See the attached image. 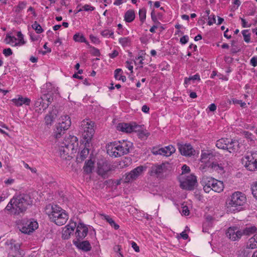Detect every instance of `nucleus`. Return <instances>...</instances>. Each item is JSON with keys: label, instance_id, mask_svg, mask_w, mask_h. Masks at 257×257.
I'll return each instance as SVG.
<instances>
[{"label": "nucleus", "instance_id": "nucleus-38", "mask_svg": "<svg viewBox=\"0 0 257 257\" xmlns=\"http://www.w3.org/2000/svg\"><path fill=\"white\" fill-rule=\"evenodd\" d=\"M119 43L122 47H127L130 45V40L128 37L120 38L119 39Z\"/></svg>", "mask_w": 257, "mask_h": 257}, {"label": "nucleus", "instance_id": "nucleus-13", "mask_svg": "<svg viewBox=\"0 0 257 257\" xmlns=\"http://www.w3.org/2000/svg\"><path fill=\"white\" fill-rule=\"evenodd\" d=\"M226 234L227 236L233 241L239 239L242 235V231L238 230L236 227L228 228Z\"/></svg>", "mask_w": 257, "mask_h": 257}, {"label": "nucleus", "instance_id": "nucleus-32", "mask_svg": "<svg viewBox=\"0 0 257 257\" xmlns=\"http://www.w3.org/2000/svg\"><path fill=\"white\" fill-rule=\"evenodd\" d=\"M135 18V12L132 10H128L125 14L124 20L126 22H132Z\"/></svg>", "mask_w": 257, "mask_h": 257}, {"label": "nucleus", "instance_id": "nucleus-25", "mask_svg": "<svg viewBox=\"0 0 257 257\" xmlns=\"http://www.w3.org/2000/svg\"><path fill=\"white\" fill-rule=\"evenodd\" d=\"M56 117V111H52L46 114L44 118L45 123L47 126H51Z\"/></svg>", "mask_w": 257, "mask_h": 257}, {"label": "nucleus", "instance_id": "nucleus-59", "mask_svg": "<svg viewBox=\"0 0 257 257\" xmlns=\"http://www.w3.org/2000/svg\"><path fill=\"white\" fill-rule=\"evenodd\" d=\"M121 71V69H116L114 71V77L116 79L118 80V79L119 78V76H120L121 75H120L119 73Z\"/></svg>", "mask_w": 257, "mask_h": 257}, {"label": "nucleus", "instance_id": "nucleus-11", "mask_svg": "<svg viewBox=\"0 0 257 257\" xmlns=\"http://www.w3.org/2000/svg\"><path fill=\"white\" fill-rule=\"evenodd\" d=\"M116 144L120 156L128 153L130 148L133 146V144L131 142L124 140L116 142Z\"/></svg>", "mask_w": 257, "mask_h": 257}, {"label": "nucleus", "instance_id": "nucleus-52", "mask_svg": "<svg viewBox=\"0 0 257 257\" xmlns=\"http://www.w3.org/2000/svg\"><path fill=\"white\" fill-rule=\"evenodd\" d=\"M163 152V150H162V148L160 149H153L152 151V153L154 155H162V153Z\"/></svg>", "mask_w": 257, "mask_h": 257}, {"label": "nucleus", "instance_id": "nucleus-43", "mask_svg": "<svg viewBox=\"0 0 257 257\" xmlns=\"http://www.w3.org/2000/svg\"><path fill=\"white\" fill-rule=\"evenodd\" d=\"M139 15L140 21L143 23L146 20V11L145 9L140 10Z\"/></svg>", "mask_w": 257, "mask_h": 257}, {"label": "nucleus", "instance_id": "nucleus-1", "mask_svg": "<svg viewBox=\"0 0 257 257\" xmlns=\"http://www.w3.org/2000/svg\"><path fill=\"white\" fill-rule=\"evenodd\" d=\"M32 203V199L28 195L15 196L11 199L5 210L11 215H19L24 212Z\"/></svg>", "mask_w": 257, "mask_h": 257}, {"label": "nucleus", "instance_id": "nucleus-24", "mask_svg": "<svg viewBox=\"0 0 257 257\" xmlns=\"http://www.w3.org/2000/svg\"><path fill=\"white\" fill-rule=\"evenodd\" d=\"M239 143L235 140H230L228 139V142L226 144V150L229 153H234L238 150Z\"/></svg>", "mask_w": 257, "mask_h": 257}, {"label": "nucleus", "instance_id": "nucleus-56", "mask_svg": "<svg viewBox=\"0 0 257 257\" xmlns=\"http://www.w3.org/2000/svg\"><path fill=\"white\" fill-rule=\"evenodd\" d=\"M242 22V26L243 28H249L251 26L250 24H248L246 22L245 20L240 18Z\"/></svg>", "mask_w": 257, "mask_h": 257}, {"label": "nucleus", "instance_id": "nucleus-47", "mask_svg": "<svg viewBox=\"0 0 257 257\" xmlns=\"http://www.w3.org/2000/svg\"><path fill=\"white\" fill-rule=\"evenodd\" d=\"M247 32L248 30H244L242 31V34L243 36L244 41L248 43L250 42V35L249 34H247Z\"/></svg>", "mask_w": 257, "mask_h": 257}, {"label": "nucleus", "instance_id": "nucleus-50", "mask_svg": "<svg viewBox=\"0 0 257 257\" xmlns=\"http://www.w3.org/2000/svg\"><path fill=\"white\" fill-rule=\"evenodd\" d=\"M44 99H45L46 101H47L46 103H49V105L52 102V101L53 100L52 97H51L50 94H45L44 95Z\"/></svg>", "mask_w": 257, "mask_h": 257}, {"label": "nucleus", "instance_id": "nucleus-21", "mask_svg": "<svg viewBox=\"0 0 257 257\" xmlns=\"http://www.w3.org/2000/svg\"><path fill=\"white\" fill-rule=\"evenodd\" d=\"M107 153L110 156L114 157H120L116 142L111 143L106 147Z\"/></svg>", "mask_w": 257, "mask_h": 257}, {"label": "nucleus", "instance_id": "nucleus-16", "mask_svg": "<svg viewBox=\"0 0 257 257\" xmlns=\"http://www.w3.org/2000/svg\"><path fill=\"white\" fill-rule=\"evenodd\" d=\"M215 179L212 177L204 176L201 181V184L203 186V190L206 193H209L211 190L213 183Z\"/></svg>", "mask_w": 257, "mask_h": 257}, {"label": "nucleus", "instance_id": "nucleus-27", "mask_svg": "<svg viewBox=\"0 0 257 257\" xmlns=\"http://www.w3.org/2000/svg\"><path fill=\"white\" fill-rule=\"evenodd\" d=\"M246 248L254 249L257 248V234L251 237L247 242Z\"/></svg>", "mask_w": 257, "mask_h": 257}, {"label": "nucleus", "instance_id": "nucleus-19", "mask_svg": "<svg viewBox=\"0 0 257 257\" xmlns=\"http://www.w3.org/2000/svg\"><path fill=\"white\" fill-rule=\"evenodd\" d=\"M136 127L137 125L127 123H119L116 125L117 131L126 133L133 132Z\"/></svg>", "mask_w": 257, "mask_h": 257}, {"label": "nucleus", "instance_id": "nucleus-30", "mask_svg": "<svg viewBox=\"0 0 257 257\" xmlns=\"http://www.w3.org/2000/svg\"><path fill=\"white\" fill-rule=\"evenodd\" d=\"M211 167L213 170L216 171L220 174H222L224 172V167L221 164H219L217 163L213 162L211 165Z\"/></svg>", "mask_w": 257, "mask_h": 257}, {"label": "nucleus", "instance_id": "nucleus-26", "mask_svg": "<svg viewBox=\"0 0 257 257\" xmlns=\"http://www.w3.org/2000/svg\"><path fill=\"white\" fill-rule=\"evenodd\" d=\"M214 183H213L211 190L218 193L221 192L224 188L223 183L215 179Z\"/></svg>", "mask_w": 257, "mask_h": 257}, {"label": "nucleus", "instance_id": "nucleus-61", "mask_svg": "<svg viewBox=\"0 0 257 257\" xmlns=\"http://www.w3.org/2000/svg\"><path fill=\"white\" fill-rule=\"evenodd\" d=\"M132 247L134 248V249L136 252H139V251H140L139 247L138 246V245L137 244V243L136 242H135L134 241L132 242Z\"/></svg>", "mask_w": 257, "mask_h": 257}, {"label": "nucleus", "instance_id": "nucleus-45", "mask_svg": "<svg viewBox=\"0 0 257 257\" xmlns=\"http://www.w3.org/2000/svg\"><path fill=\"white\" fill-rule=\"evenodd\" d=\"M94 8L90 5H85L84 6H82L81 8H80L78 12H81L82 11H92L94 10Z\"/></svg>", "mask_w": 257, "mask_h": 257}, {"label": "nucleus", "instance_id": "nucleus-64", "mask_svg": "<svg viewBox=\"0 0 257 257\" xmlns=\"http://www.w3.org/2000/svg\"><path fill=\"white\" fill-rule=\"evenodd\" d=\"M183 173H187L190 171V168L186 165H184L182 167Z\"/></svg>", "mask_w": 257, "mask_h": 257}, {"label": "nucleus", "instance_id": "nucleus-58", "mask_svg": "<svg viewBox=\"0 0 257 257\" xmlns=\"http://www.w3.org/2000/svg\"><path fill=\"white\" fill-rule=\"evenodd\" d=\"M125 67L131 71V72H133V66L132 65V64L131 62L127 61L125 63Z\"/></svg>", "mask_w": 257, "mask_h": 257}, {"label": "nucleus", "instance_id": "nucleus-35", "mask_svg": "<svg viewBox=\"0 0 257 257\" xmlns=\"http://www.w3.org/2000/svg\"><path fill=\"white\" fill-rule=\"evenodd\" d=\"M27 2L25 1L20 2L17 6L14 7V11L16 13H20L23 10L25 9L27 6Z\"/></svg>", "mask_w": 257, "mask_h": 257}, {"label": "nucleus", "instance_id": "nucleus-2", "mask_svg": "<svg viewBox=\"0 0 257 257\" xmlns=\"http://www.w3.org/2000/svg\"><path fill=\"white\" fill-rule=\"evenodd\" d=\"M45 212L52 222L59 226L64 224L69 218L67 212L57 205H47Z\"/></svg>", "mask_w": 257, "mask_h": 257}, {"label": "nucleus", "instance_id": "nucleus-8", "mask_svg": "<svg viewBox=\"0 0 257 257\" xmlns=\"http://www.w3.org/2000/svg\"><path fill=\"white\" fill-rule=\"evenodd\" d=\"M38 227V222L35 220L30 219L24 221L20 230L24 233L30 234Z\"/></svg>", "mask_w": 257, "mask_h": 257}, {"label": "nucleus", "instance_id": "nucleus-55", "mask_svg": "<svg viewBox=\"0 0 257 257\" xmlns=\"http://www.w3.org/2000/svg\"><path fill=\"white\" fill-rule=\"evenodd\" d=\"M250 63L253 67L256 66H257V57H252L250 60Z\"/></svg>", "mask_w": 257, "mask_h": 257}, {"label": "nucleus", "instance_id": "nucleus-49", "mask_svg": "<svg viewBox=\"0 0 257 257\" xmlns=\"http://www.w3.org/2000/svg\"><path fill=\"white\" fill-rule=\"evenodd\" d=\"M232 101L234 104H239L241 107H244L246 105V103L244 102H242L240 100H238L235 98L232 99Z\"/></svg>", "mask_w": 257, "mask_h": 257}, {"label": "nucleus", "instance_id": "nucleus-40", "mask_svg": "<svg viewBox=\"0 0 257 257\" xmlns=\"http://www.w3.org/2000/svg\"><path fill=\"white\" fill-rule=\"evenodd\" d=\"M32 28L34 29L36 33L38 34H41L43 31L41 26L37 22H35L32 25Z\"/></svg>", "mask_w": 257, "mask_h": 257}, {"label": "nucleus", "instance_id": "nucleus-60", "mask_svg": "<svg viewBox=\"0 0 257 257\" xmlns=\"http://www.w3.org/2000/svg\"><path fill=\"white\" fill-rule=\"evenodd\" d=\"M118 55V52L116 50H113V52L109 54V57L111 58H114Z\"/></svg>", "mask_w": 257, "mask_h": 257}, {"label": "nucleus", "instance_id": "nucleus-18", "mask_svg": "<svg viewBox=\"0 0 257 257\" xmlns=\"http://www.w3.org/2000/svg\"><path fill=\"white\" fill-rule=\"evenodd\" d=\"M166 166L165 164H162L160 165L155 164L151 168L150 175L151 176H156L159 177L166 171Z\"/></svg>", "mask_w": 257, "mask_h": 257}, {"label": "nucleus", "instance_id": "nucleus-10", "mask_svg": "<svg viewBox=\"0 0 257 257\" xmlns=\"http://www.w3.org/2000/svg\"><path fill=\"white\" fill-rule=\"evenodd\" d=\"M10 250L9 255L11 257H22L24 253L23 250L20 249V244L18 243H16L15 241L11 240L10 241Z\"/></svg>", "mask_w": 257, "mask_h": 257}, {"label": "nucleus", "instance_id": "nucleus-20", "mask_svg": "<svg viewBox=\"0 0 257 257\" xmlns=\"http://www.w3.org/2000/svg\"><path fill=\"white\" fill-rule=\"evenodd\" d=\"M110 170V166L106 162L98 163V174L103 178L107 177V173Z\"/></svg>", "mask_w": 257, "mask_h": 257}, {"label": "nucleus", "instance_id": "nucleus-48", "mask_svg": "<svg viewBox=\"0 0 257 257\" xmlns=\"http://www.w3.org/2000/svg\"><path fill=\"white\" fill-rule=\"evenodd\" d=\"M251 190L253 197L257 199V182H254L252 185Z\"/></svg>", "mask_w": 257, "mask_h": 257}, {"label": "nucleus", "instance_id": "nucleus-62", "mask_svg": "<svg viewBox=\"0 0 257 257\" xmlns=\"http://www.w3.org/2000/svg\"><path fill=\"white\" fill-rule=\"evenodd\" d=\"M189 78L190 79V80H200V76L198 74H196L191 77H190Z\"/></svg>", "mask_w": 257, "mask_h": 257}, {"label": "nucleus", "instance_id": "nucleus-63", "mask_svg": "<svg viewBox=\"0 0 257 257\" xmlns=\"http://www.w3.org/2000/svg\"><path fill=\"white\" fill-rule=\"evenodd\" d=\"M208 108L210 111H214L216 109V106L214 103H212Z\"/></svg>", "mask_w": 257, "mask_h": 257}, {"label": "nucleus", "instance_id": "nucleus-44", "mask_svg": "<svg viewBox=\"0 0 257 257\" xmlns=\"http://www.w3.org/2000/svg\"><path fill=\"white\" fill-rule=\"evenodd\" d=\"M17 37L19 40V43H16L14 44V46H18V45H23L25 43L23 35L21 32H18L17 33Z\"/></svg>", "mask_w": 257, "mask_h": 257}, {"label": "nucleus", "instance_id": "nucleus-9", "mask_svg": "<svg viewBox=\"0 0 257 257\" xmlns=\"http://www.w3.org/2000/svg\"><path fill=\"white\" fill-rule=\"evenodd\" d=\"M145 168L142 166L137 167L130 172L125 174V182H130L138 178L143 172Z\"/></svg>", "mask_w": 257, "mask_h": 257}, {"label": "nucleus", "instance_id": "nucleus-6", "mask_svg": "<svg viewBox=\"0 0 257 257\" xmlns=\"http://www.w3.org/2000/svg\"><path fill=\"white\" fill-rule=\"evenodd\" d=\"M244 167L250 171L257 170V152L247 154L242 158Z\"/></svg>", "mask_w": 257, "mask_h": 257}, {"label": "nucleus", "instance_id": "nucleus-41", "mask_svg": "<svg viewBox=\"0 0 257 257\" xmlns=\"http://www.w3.org/2000/svg\"><path fill=\"white\" fill-rule=\"evenodd\" d=\"M210 156H212V154L209 152H202L201 156V161L205 162L207 160L210 158Z\"/></svg>", "mask_w": 257, "mask_h": 257}, {"label": "nucleus", "instance_id": "nucleus-33", "mask_svg": "<svg viewBox=\"0 0 257 257\" xmlns=\"http://www.w3.org/2000/svg\"><path fill=\"white\" fill-rule=\"evenodd\" d=\"M101 216L103 217V219H105L107 222H108L111 226H113L115 229H118L119 228V225L115 223L113 220L108 215L102 214Z\"/></svg>", "mask_w": 257, "mask_h": 257}, {"label": "nucleus", "instance_id": "nucleus-17", "mask_svg": "<svg viewBox=\"0 0 257 257\" xmlns=\"http://www.w3.org/2000/svg\"><path fill=\"white\" fill-rule=\"evenodd\" d=\"M179 150L181 154L185 156H191L195 155V151L190 144L180 145Z\"/></svg>", "mask_w": 257, "mask_h": 257}, {"label": "nucleus", "instance_id": "nucleus-3", "mask_svg": "<svg viewBox=\"0 0 257 257\" xmlns=\"http://www.w3.org/2000/svg\"><path fill=\"white\" fill-rule=\"evenodd\" d=\"M246 201L245 194L240 191L233 193L226 200V207L228 212L238 211L240 206Z\"/></svg>", "mask_w": 257, "mask_h": 257}, {"label": "nucleus", "instance_id": "nucleus-7", "mask_svg": "<svg viewBox=\"0 0 257 257\" xmlns=\"http://www.w3.org/2000/svg\"><path fill=\"white\" fill-rule=\"evenodd\" d=\"M74 144L70 143L69 140H65V142L60 144L59 147V154L63 159L69 160L71 157L70 154L72 153L74 149Z\"/></svg>", "mask_w": 257, "mask_h": 257}, {"label": "nucleus", "instance_id": "nucleus-51", "mask_svg": "<svg viewBox=\"0 0 257 257\" xmlns=\"http://www.w3.org/2000/svg\"><path fill=\"white\" fill-rule=\"evenodd\" d=\"M3 54L5 56L8 57L13 54V52L10 48L5 49L3 50Z\"/></svg>", "mask_w": 257, "mask_h": 257}, {"label": "nucleus", "instance_id": "nucleus-5", "mask_svg": "<svg viewBox=\"0 0 257 257\" xmlns=\"http://www.w3.org/2000/svg\"><path fill=\"white\" fill-rule=\"evenodd\" d=\"M71 124V119L68 115H62L59 119L58 123L56 125L53 133L54 137L56 139L59 138L65 131L69 128Z\"/></svg>", "mask_w": 257, "mask_h": 257}, {"label": "nucleus", "instance_id": "nucleus-4", "mask_svg": "<svg viewBox=\"0 0 257 257\" xmlns=\"http://www.w3.org/2000/svg\"><path fill=\"white\" fill-rule=\"evenodd\" d=\"M94 124L93 121L89 119H84L81 122L80 129L83 139V143L85 146L91 141L94 134Z\"/></svg>", "mask_w": 257, "mask_h": 257}, {"label": "nucleus", "instance_id": "nucleus-28", "mask_svg": "<svg viewBox=\"0 0 257 257\" xmlns=\"http://www.w3.org/2000/svg\"><path fill=\"white\" fill-rule=\"evenodd\" d=\"M162 150H163L162 155L166 157L171 156L173 153H175L176 151L175 148L172 145L162 148Z\"/></svg>", "mask_w": 257, "mask_h": 257}, {"label": "nucleus", "instance_id": "nucleus-14", "mask_svg": "<svg viewBox=\"0 0 257 257\" xmlns=\"http://www.w3.org/2000/svg\"><path fill=\"white\" fill-rule=\"evenodd\" d=\"M76 227L75 236L77 240H82L87 234V227L82 223H79Z\"/></svg>", "mask_w": 257, "mask_h": 257}, {"label": "nucleus", "instance_id": "nucleus-29", "mask_svg": "<svg viewBox=\"0 0 257 257\" xmlns=\"http://www.w3.org/2000/svg\"><path fill=\"white\" fill-rule=\"evenodd\" d=\"M257 232V227L255 226H250L245 228L242 231V235H250Z\"/></svg>", "mask_w": 257, "mask_h": 257}, {"label": "nucleus", "instance_id": "nucleus-39", "mask_svg": "<svg viewBox=\"0 0 257 257\" xmlns=\"http://www.w3.org/2000/svg\"><path fill=\"white\" fill-rule=\"evenodd\" d=\"M89 153V149L87 148L83 149L80 153L79 157L81 160H84L88 156Z\"/></svg>", "mask_w": 257, "mask_h": 257}, {"label": "nucleus", "instance_id": "nucleus-53", "mask_svg": "<svg viewBox=\"0 0 257 257\" xmlns=\"http://www.w3.org/2000/svg\"><path fill=\"white\" fill-rule=\"evenodd\" d=\"M211 17V16H210L208 17L209 21L208 22V24L209 26L213 25V24L215 23V22H216L215 16L213 15L212 18Z\"/></svg>", "mask_w": 257, "mask_h": 257}, {"label": "nucleus", "instance_id": "nucleus-42", "mask_svg": "<svg viewBox=\"0 0 257 257\" xmlns=\"http://www.w3.org/2000/svg\"><path fill=\"white\" fill-rule=\"evenodd\" d=\"M17 38L14 36H7L5 41L7 44H11L14 46V43H16Z\"/></svg>", "mask_w": 257, "mask_h": 257}, {"label": "nucleus", "instance_id": "nucleus-54", "mask_svg": "<svg viewBox=\"0 0 257 257\" xmlns=\"http://www.w3.org/2000/svg\"><path fill=\"white\" fill-rule=\"evenodd\" d=\"M182 213L185 216L189 214V210L187 206H183L182 207Z\"/></svg>", "mask_w": 257, "mask_h": 257}, {"label": "nucleus", "instance_id": "nucleus-57", "mask_svg": "<svg viewBox=\"0 0 257 257\" xmlns=\"http://www.w3.org/2000/svg\"><path fill=\"white\" fill-rule=\"evenodd\" d=\"M180 41L182 44H186L188 41V37L187 36H183L180 38Z\"/></svg>", "mask_w": 257, "mask_h": 257}, {"label": "nucleus", "instance_id": "nucleus-12", "mask_svg": "<svg viewBox=\"0 0 257 257\" xmlns=\"http://www.w3.org/2000/svg\"><path fill=\"white\" fill-rule=\"evenodd\" d=\"M196 183V177L191 175L188 176L185 181L181 183V187L184 189L192 190L194 189Z\"/></svg>", "mask_w": 257, "mask_h": 257}, {"label": "nucleus", "instance_id": "nucleus-46", "mask_svg": "<svg viewBox=\"0 0 257 257\" xmlns=\"http://www.w3.org/2000/svg\"><path fill=\"white\" fill-rule=\"evenodd\" d=\"M101 34L104 37H111L113 35V32L109 30H104L101 32Z\"/></svg>", "mask_w": 257, "mask_h": 257}, {"label": "nucleus", "instance_id": "nucleus-23", "mask_svg": "<svg viewBox=\"0 0 257 257\" xmlns=\"http://www.w3.org/2000/svg\"><path fill=\"white\" fill-rule=\"evenodd\" d=\"M34 105L36 108H37L36 110L39 113H41L48 108L49 103L45 102L44 98L41 97L35 101Z\"/></svg>", "mask_w": 257, "mask_h": 257}, {"label": "nucleus", "instance_id": "nucleus-22", "mask_svg": "<svg viewBox=\"0 0 257 257\" xmlns=\"http://www.w3.org/2000/svg\"><path fill=\"white\" fill-rule=\"evenodd\" d=\"M13 103L17 107L22 106L23 104L29 105L31 103V99L27 97H23L21 95H18V98L12 99Z\"/></svg>", "mask_w": 257, "mask_h": 257}, {"label": "nucleus", "instance_id": "nucleus-36", "mask_svg": "<svg viewBox=\"0 0 257 257\" xmlns=\"http://www.w3.org/2000/svg\"><path fill=\"white\" fill-rule=\"evenodd\" d=\"M77 246L79 248L85 251L90 250L91 247L90 244L87 241H82Z\"/></svg>", "mask_w": 257, "mask_h": 257}, {"label": "nucleus", "instance_id": "nucleus-15", "mask_svg": "<svg viewBox=\"0 0 257 257\" xmlns=\"http://www.w3.org/2000/svg\"><path fill=\"white\" fill-rule=\"evenodd\" d=\"M76 227V223L71 221L63 229L62 237L64 239H68L74 232Z\"/></svg>", "mask_w": 257, "mask_h": 257}, {"label": "nucleus", "instance_id": "nucleus-31", "mask_svg": "<svg viewBox=\"0 0 257 257\" xmlns=\"http://www.w3.org/2000/svg\"><path fill=\"white\" fill-rule=\"evenodd\" d=\"M228 142V139H220L216 141V146L220 149L225 150L226 144Z\"/></svg>", "mask_w": 257, "mask_h": 257}, {"label": "nucleus", "instance_id": "nucleus-34", "mask_svg": "<svg viewBox=\"0 0 257 257\" xmlns=\"http://www.w3.org/2000/svg\"><path fill=\"white\" fill-rule=\"evenodd\" d=\"M93 167V162L91 160H88L85 163V165L83 167L84 171L86 173L89 174L92 172Z\"/></svg>", "mask_w": 257, "mask_h": 257}, {"label": "nucleus", "instance_id": "nucleus-37", "mask_svg": "<svg viewBox=\"0 0 257 257\" xmlns=\"http://www.w3.org/2000/svg\"><path fill=\"white\" fill-rule=\"evenodd\" d=\"M73 40L75 42H81V43L82 42H84V43L87 42V41H86V39L85 38V37H84V36L82 34L80 35L79 33L75 34L73 36Z\"/></svg>", "mask_w": 257, "mask_h": 257}]
</instances>
